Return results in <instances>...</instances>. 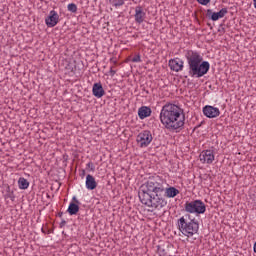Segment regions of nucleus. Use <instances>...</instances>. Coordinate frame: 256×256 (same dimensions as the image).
<instances>
[{
	"instance_id": "nucleus-1",
	"label": "nucleus",
	"mask_w": 256,
	"mask_h": 256,
	"mask_svg": "<svg viewBox=\"0 0 256 256\" xmlns=\"http://www.w3.org/2000/svg\"><path fill=\"white\" fill-rule=\"evenodd\" d=\"M179 195V189L175 187L165 188V180L160 176L150 177L140 186L138 197L142 205L151 209H163L167 205L168 199H173Z\"/></svg>"
},
{
	"instance_id": "nucleus-2",
	"label": "nucleus",
	"mask_w": 256,
	"mask_h": 256,
	"mask_svg": "<svg viewBox=\"0 0 256 256\" xmlns=\"http://www.w3.org/2000/svg\"><path fill=\"white\" fill-rule=\"evenodd\" d=\"M160 123L171 133H179L185 126L183 109L173 103H166L160 111Z\"/></svg>"
},
{
	"instance_id": "nucleus-3",
	"label": "nucleus",
	"mask_w": 256,
	"mask_h": 256,
	"mask_svg": "<svg viewBox=\"0 0 256 256\" xmlns=\"http://www.w3.org/2000/svg\"><path fill=\"white\" fill-rule=\"evenodd\" d=\"M186 61L188 64V75L194 79H201L209 73L211 64L209 61H204L201 53L195 50H188L185 53Z\"/></svg>"
},
{
	"instance_id": "nucleus-4",
	"label": "nucleus",
	"mask_w": 256,
	"mask_h": 256,
	"mask_svg": "<svg viewBox=\"0 0 256 256\" xmlns=\"http://www.w3.org/2000/svg\"><path fill=\"white\" fill-rule=\"evenodd\" d=\"M177 229L184 237H193L199 233V222L195 218H191V214L181 216L176 223Z\"/></svg>"
},
{
	"instance_id": "nucleus-5",
	"label": "nucleus",
	"mask_w": 256,
	"mask_h": 256,
	"mask_svg": "<svg viewBox=\"0 0 256 256\" xmlns=\"http://www.w3.org/2000/svg\"><path fill=\"white\" fill-rule=\"evenodd\" d=\"M184 211L192 215H203L207 211V206L201 200H193L184 204Z\"/></svg>"
},
{
	"instance_id": "nucleus-6",
	"label": "nucleus",
	"mask_w": 256,
	"mask_h": 256,
	"mask_svg": "<svg viewBox=\"0 0 256 256\" xmlns=\"http://www.w3.org/2000/svg\"><path fill=\"white\" fill-rule=\"evenodd\" d=\"M153 141V134L149 130L141 131L136 138V142L138 143L141 149H145L148 145H151Z\"/></svg>"
},
{
	"instance_id": "nucleus-7",
	"label": "nucleus",
	"mask_w": 256,
	"mask_h": 256,
	"mask_svg": "<svg viewBox=\"0 0 256 256\" xmlns=\"http://www.w3.org/2000/svg\"><path fill=\"white\" fill-rule=\"evenodd\" d=\"M199 159L201 163L211 165L215 161V151L211 149L203 150L199 155Z\"/></svg>"
},
{
	"instance_id": "nucleus-8",
	"label": "nucleus",
	"mask_w": 256,
	"mask_h": 256,
	"mask_svg": "<svg viewBox=\"0 0 256 256\" xmlns=\"http://www.w3.org/2000/svg\"><path fill=\"white\" fill-rule=\"evenodd\" d=\"M203 113L205 117H208V119H215V117H219L221 115V111H219V108L213 107L211 105H207L203 108Z\"/></svg>"
},
{
	"instance_id": "nucleus-9",
	"label": "nucleus",
	"mask_w": 256,
	"mask_h": 256,
	"mask_svg": "<svg viewBox=\"0 0 256 256\" xmlns=\"http://www.w3.org/2000/svg\"><path fill=\"white\" fill-rule=\"evenodd\" d=\"M47 27H55L59 23V14L55 10H51L49 15L45 18Z\"/></svg>"
},
{
	"instance_id": "nucleus-10",
	"label": "nucleus",
	"mask_w": 256,
	"mask_h": 256,
	"mask_svg": "<svg viewBox=\"0 0 256 256\" xmlns=\"http://www.w3.org/2000/svg\"><path fill=\"white\" fill-rule=\"evenodd\" d=\"M169 67L171 71H175V73H179V71H181L185 67V62L180 58H174L169 60Z\"/></svg>"
},
{
	"instance_id": "nucleus-11",
	"label": "nucleus",
	"mask_w": 256,
	"mask_h": 256,
	"mask_svg": "<svg viewBox=\"0 0 256 256\" xmlns=\"http://www.w3.org/2000/svg\"><path fill=\"white\" fill-rule=\"evenodd\" d=\"M146 17H147V13L144 12L143 7L137 6L135 8V14H134L135 23H138V25H141V23L145 21Z\"/></svg>"
},
{
	"instance_id": "nucleus-12",
	"label": "nucleus",
	"mask_w": 256,
	"mask_h": 256,
	"mask_svg": "<svg viewBox=\"0 0 256 256\" xmlns=\"http://www.w3.org/2000/svg\"><path fill=\"white\" fill-rule=\"evenodd\" d=\"M227 13V8H222L219 12H213L211 9L207 10V15H211L212 21H219V19H223Z\"/></svg>"
},
{
	"instance_id": "nucleus-13",
	"label": "nucleus",
	"mask_w": 256,
	"mask_h": 256,
	"mask_svg": "<svg viewBox=\"0 0 256 256\" xmlns=\"http://www.w3.org/2000/svg\"><path fill=\"white\" fill-rule=\"evenodd\" d=\"M92 95L97 99H101L105 95V89H103V84L100 82L94 83L92 86Z\"/></svg>"
},
{
	"instance_id": "nucleus-14",
	"label": "nucleus",
	"mask_w": 256,
	"mask_h": 256,
	"mask_svg": "<svg viewBox=\"0 0 256 256\" xmlns=\"http://www.w3.org/2000/svg\"><path fill=\"white\" fill-rule=\"evenodd\" d=\"M86 189H88V191L97 189V181H95V177L91 174L86 176Z\"/></svg>"
},
{
	"instance_id": "nucleus-15",
	"label": "nucleus",
	"mask_w": 256,
	"mask_h": 256,
	"mask_svg": "<svg viewBox=\"0 0 256 256\" xmlns=\"http://www.w3.org/2000/svg\"><path fill=\"white\" fill-rule=\"evenodd\" d=\"M151 109L149 108V106H141L138 109V117L139 119H147V117H151Z\"/></svg>"
},
{
	"instance_id": "nucleus-16",
	"label": "nucleus",
	"mask_w": 256,
	"mask_h": 256,
	"mask_svg": "<svg viewBox=\"0 0 256 256\" xmlns=\"http://www.w3.org/2000/svg\"><path fill=\"white\" fill-rule=\"evenodd\" d=\"M67 212L69 215H77V213H79V204L71 202L68 206Z\"/></svg>"
},
{
	"instance_id": "nucleus-17",
	"label": "nucleus",
	"mask_w": 256,
	"mask_h": 256,
	"mask_svg": "<svg viewBox=\"0 0 256 256\" xmlns=\"http://www.w3.org/2000/svg\"><path fill=\"white\" fill-rule=\"evenodd\" d=\"M18 187L19 189H29V181L24 177H20L18 180Z\"/></svg>"
},
{
	"instance_id": "nucleus-18",
	"label": "nucleus",
	"mask_w": 256,
	"mask_h": 256,
	"mask_svg": "<svg viewBox=\"0 0 256 256\" xmlns=\"http://www.w3.org/2000/svg\"><path fill=\"white\" fill-rule=\"evenodd\" d=\"M112 7H123L125 5V0H108Z\"/></svg>"
},
{
	"instance_id": "nucleus-19",
	"label": "nucleus",
	"mask_w": 256,
	"mask_h": 256,
	"mask_svg": "<svg viewBox=\"0 0 256 256\" xmlns=\"http://www.w3.org/2000/svg\"><path fill=\"white\" fill-rule=\"evenodd\" d=\"M67 9L70 13H76L77 12V4L70 3V4H68Z\"/></svg>"
},
{
	"instance_id": "nucleus-20",
	"label": "nucleus",
	"mask_w": 256,
	"mask_h": 256,
	"mask_svg": "<svg viewBox=\"0 0 256 256\" xmlns=\"http://www.w3.org/2000/svg\"><path fill=\"white\" fill-rule=\"evenodd\" d=\"M132 63H141V55H140V54H136V55L132 58Z\"/></svg>"
},
{
	"instance_id": "nucleus-21",
	"label": "nucleus",
	"mask_w": 256,
	"mask_h": 256,
	"mask_svg": "<svg viewBox=\"0 0 256 256\" xmlns=\"http://www.w3.org/2000/svg\"><path fill=\"white\" fill-rule=\"evenodd\" d=\"M197 3H199V5H209L211 0H197Z\"/></svg>"
},
{
	"instance_id": "nucleus-22",
	"label": "nucleus",
	"mask_w": 256,
	"mask_h": 256,
	"mask_svg": "<svg viewBox=\"0 0 256 256\" xmlns=\"http://www.w3.org/2000/svg\"><path fill=\"white\" fill-rule=\"evenodd\" d=\"M86 167H88V169H90V171H95V164H93V162H88L86 164Z\"/></svg>"
},
{
	"instance_id": "nucleus-23",
	"label": "nucleus",
	"mask_w": 256,
	"mask_h": 256,
	"mask_svg": "<svg viewBox=\"0 0 256 256\" xmlns=\"http://www.w3.org/2000/svg\"><path fill=\"white\" fill-rule=\"evenodd\" d=\"M115 73H117V71L113 70V67H110L109 75H110L111 77H115Z\"/></svg>"
},
{
	"instance_id": "nucleus-24",
	"label": "nucleus",
	"mask_w": 256,
	"mask_h": 256,
	"mask_svg": "<svg viewBox=\"0 0 256 256\" xmlns=\"http://www.w3.org/2000/svg\"><path fill=\"white\" fill-rule=\"evenodd\" d=\"M7 198L11 199V201H15V196L13 194H8Z\"/></svg>"
},
{
	"instance_id": "nucleus-25",
	"label": "nucleus",
	"mask_w": 256,
	"mask_h": 256,
	"mask_svg": "<svg viewBox=\"0 0 256 256\" xmlns=\"http://www.w3.org/2000/svg\"><path fill=\"white\" fill-rule=\"evenodd\" d=\"M72 200L75 202L76 205H79L80 202L78 201L77 197L73 196Z\"/></svg>"
},
{
	"instance_id": "nucleus-26",
	"label": "nucleus",
	"mask_w": 256,
	"mask_h": 256,
	"mask_svg": "<svg viewBox=\"0 0 256 256\" xmlns=\"http://www.w3.org/2000/svg\"><path fill=\"white\" fill-rule=\"evenodd\" d=\"M67 222L65 221V220H63L62 222H61V226L63 227V225H65Z\"/></svg>"
},
{
	"instance_id": "nucleus-27",
	"label": "nucleus",
	"mask_w": 256,
	"mask_h": 256,
	"mask_svg": "<svg viewBox=\"0 0 256 256\" xmlns=\"http://www.w3.org/2000/svg\"><path fill=\"white\" fill-rule=\"evenodd\" d=\"M254 8L256 9V0H253Z\"/></svg>"
},
{
	"instance_id": "nucleus-28",
	"label": "nucleus",
	"mask_w": 256,
	"mask_h": 256,
	"mask_svg": "<svg viewBox=\"0 0 256 256\" xmlns=\"http://www.w3.org/2000/svg\"><path fill=\"white\" fill-rule=\"evenodd\" d=\"M41 231H42V233H45V230L43 228L41 229Z\"/></svg>"
},
{
	"instance_id": "nucleus-29",
	"label": "nucleus",
	"mask_w": 256,
	"mask_h": 256,
	"mask_svg": "<svg viewBox=\"0 0 256 256\" xmlns=\"http://www.w3.org/2000/svg\"><path fill=\"white\" fill-rule=\"evenodd\" d=\"M82 175H85V170H83Z\"/></svg>"
}]
</instances>
